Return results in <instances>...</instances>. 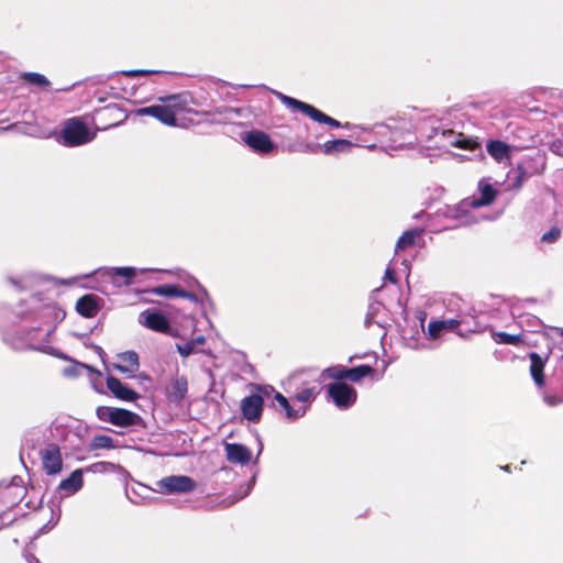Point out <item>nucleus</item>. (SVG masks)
Returning a JSON list of instances; mask_svg holds the SVG:
<instances>
[{
	"instance_id": "obj_26",
	"label": "nucleus",
	"mask_w": 563,
	"mask_h": 563,
	"mask_svg": "<svg viewBox=\"0 0 563 563\" xmlns=\"http://www.w3.org/2000/svg\"><path fill=\"white\" fill-rule=\"evenodd\" d=\"M84 471L82 470H75L69 477L63 479L59 485L58 489L67 492L68 494H75L77 493L84 484L82 479Z\"/></svg>"
},
{
	"instance_id": "obj_15",
	"label": "nucleus",
	"mask_w": 563,
	"mask_h": 563,
	"mask_svg": "<svg viewBox=\"0 0 563 563\" xmlns=\"http://www.w3.org/2000/svg\"><path fill=\"white\" fill-rule=\"evenodd\" d=\"M115 360L117 362L112 363V367L122 374L132 376L139 371V355L133 351L119 353Z\"/></svg>"
},
{
	"instance_id": "obj_63",
	"label": "nucleus",
	"mask_w": 563,
	"mask_h": 563,
	"mask_svg": "<svg viewBox=\"0 0 563 563\" xmlns=\"http://www.w3.org/2000/svg\"><path fill=\"white\" fill-rule=\"evenodd\" d=\"M147 271H148V269L143 268V269H141L140 272H141V273H144V272H147Z\"/></svg>"
},
{
	"instance_id": "obj_58",
	"label": "nucleus",
	"mask_w": 563,
	"mask_h": 563,
	"mask_svg": "<svg viewBox=\"0 0 563 563\" xmlns=\"http://www.w3.org/2000/svg\"><path fill=\"white\" fill-rule=\"evenodd\" d=\"M57 422L58 420H54L52 423H51V431H53L54 428H57Z\"/></svg>"
},
{
	"instance_id": "obj_45",
	"label": "nucleus",
	"mask_w": 563,
	"mask_h": 563,
	"mask_svg": "<svg viewBox=\"0 0 563 563\" xmlns=\"http://www.w3.org/2000/svg\"><path fill=\"white\" fill-rule=\"evenodd\" d=\"M440 322H443L444 331H456V333L459 334L460 325H459L457 316L455 318L440 320Z\"/></svg>"
},
{
	"instance_id": "obj_3",
	"label": "nucleus",
	"mask_w": 563,
	"mask_h": 563,
	"mask_svg": "<svg viewBox=\"0 0 563 563\" xmlns=\"http://www.w3.org/2000/svg\"><path fill=\"white\" fill-rule=\"evenodd\" d=\"M53 325H48L44 331L43 338H40V330L32 329L26 333H11L8 332L3 335L7 344L11 345L14 350H35L44 353L53 354V349L49 346L51 335L54 332Z\"/></svg>"
},
{
	"instance_id": "obj_34",
	"label": "nucleus",
	"mask_w": 563,
	"mask_h": 563,
	"mask_svg": "<svg viewBox=\"0 0 563 563\" xmlns=\"http://www.w3.org/2000/svg\"><path fill=\"white\" fill-rule=\"evenodd\" d=\"M321 379L331 378L335 380L347 379V367L343 365H334L323 369L320 373Z\"/></svg>"
},
{
	"instance_id": "obj_42",
	"label": "nucleus",
	"mask_w": 563,
	"mask_h": 563,
	"mask_svg": "<svg viewBox=\"0 0 563 563\" xmlns=\"http://www.w3.org/2000/svg\"><path fill=\"white\" fill-rule=\"evenodd\" d=\"M560 235L561 230L556 227H553L541 236V241L545 243H553L560 238Z\"/></svg>"
},
{
	"instance_id": "obj_61",
	"label": "nucleus",
	"mask_w": 563,
	"mask_h": 563,
	"mask_svg": "<svg viewBox=\"0 0 563 563\" xmlns=\"http://www.w3.org/2000/svg\"><path fill=\"white\" fill-rule=\"evenodd\" d=\"M402 147V143H399L398 145H395L393 148H401Z\"/></svg>"
},
{
	"instance_id": "obj_49",
	"label": "nucleus",
	"mask_w": 563,
	"mask_h": 563,
	"mask_svg": "<svg viewBox=\"0 0 563 563\" xmlns=\"http://www.w3.org/2000/svg\"><path fill=\"white\" fill-rule=\"evenodd\" d=\"M187 296H189V291L184 290L177 286L176 297L187 298Z\"/></svg>"
},
{
	"instance_id": "obj_55",
	"label": "nucleus",
	"mask_w": 563,
	"mask_h": 563,
	"mask_svg": "<svg viewBox=\"0 0 563 563\" xmlns=\"http://www.w3.org/2000/svg\"><path fill=\"white\" fill-rule=\"evenodd\" d=\"M194 342H195V344L196 343H203L205 342V338L203 336H198Z\"/></svg>"
},
{
	"instance_id": "obj_44",
	"label": "nucleus",
	"mask_w": 563,
	"mask_h": 563,
	"mask_svg": "<svg viewBox=\"0 0 563 563\" xmlns=\"http://www.w3.org/2000/svg\"><path fill=\"white\" fill-rule=\"evenodd\" d=\"M81 368L91 369V367L88 366V365H85V364H81V363H76L74 366L65 368L64 369V375L68 376V377L78 376L80 374L79 371Z\"/></svg>"
},
{
	"instance_id": "obj_36",
	"label": "nucleus",
	"mask_w": 563,
	"mask_h": 563,
	"mask_svg": "<svg viewBox=\"0 0 563 563\" xmlns=\"http://www.w3.org/2000/svg\"><path fill=\"white\" fill-rule=\"evenodd\" d=\"M494 340L498 344L517 345L521 342V335L497 332L494 333Z\"/></svg>"
},
{
	"instance_id": "obj_16",
	"label": "nucleus",
	"mask_w": 563,
	"mask_h": 563,
	"mask_svg": "<svg viewBox=\"0 0 563 563\" xmlns=\"http://www.w3.org/2000/svg\"><path fill=\"white\" fill-rule=\"evenodd\" d=\"M245 143L254 151L261 154H267L275 147L271 137L262 131H251L244 139Z\"/></svg>"
},
{
	"instance_id": "obj_2",
	"label": "nucleus",
	"mask_w": 563,
	"mask_h": 563,
	"mask_svg": "<svg viewBox=\"0 0 563 563\" xmlns=\"http://www.w3.org/2000/svg\"><path fill=\"white\" fill-rule=\"evenodd\" d=\"M478 197L466 198L455 206H446L443 214L460 220L462 224L470 223L467 216L470 209L489 206L497 197V190L484 179L478 183Z\"/></svg>"
},
{
	"instance_id": "obj_10",
	"label": "nucleus",
	"mask_w": 563,
	"mask_h": 563,
	"mask_svg": "<svg viewBox=\"0 0 563 563\" xmlns=\"http://www.w3.org/2000/svg\"><path fill=\"white\" fill-rule=\"evenodd\" d=\"M156 485L164 494H186L197 487L196 482L186 475H169L157 481Z\"/></svg>"
},
{
	"instance_id": "obj_56",
	"label": "nucleus",
	"mask_w": 563,
	"mask_h": 563,
	"mask_svg": "<svg viewBox=\"0 0 563 563\" xmlns=\"http://www.w3.org/2000/svg\"><path fill=\"white\" fill-rule=\"evenodd\" d=\"M93 349H95V350H96V352H97L98 354H100V355H101V353H103L102 349H101L100 346H98V345H93Z\"/></svg>"
},
{
	"instance_id": "obj_62",
	"label": "nucleus",
	"mask_w": 563,
	"mask_h": 563,
	"mask_svg": "<svg viewBox=\"0 0 563 563\" xmlns=\"http://www.w3.org/2000/svg\"><path fill=\"white\" fill-rule=\"evenodd\" d=\"M450 114H454L456 118L459 117L457 112H451Z\"/></svg>"
},
{
	"instance_id": "obj_11",
	"label": "nucleus",
	"mask_w": 563,
	"mask_h": 563,
	"mask_svg": "<svg viewBox=\"0 0 563 563\" xmlns=\"http://www.w3.org/2000/svg\"><path fill=\"white\" fill-rule=\"evenodd\" d=\"M287 387L298 389L317 388V391L322 390V379L320 373L314 368L300 369L292 373L287 382Z\"/></svg>"
},
{
	"instance_id": "obj_17",
	"label": "nucleus",
	"mask_w": 563,
	"mask_h": 563,
	"mask_svg": "<svg viewBox=\"0 0 563 563\" xmlns=\"http://www.w3.org/2000/svg\"><path fill=\"white\" fill-rule=\"evenodd\" d=\"M5 280L15 290L24 291L37 286L43 280V277L33 272H26L16 276L9 275Z\"/></svg>"
},
{
	"instance_id": "obj_5",
	"label": "nucleus",
	"mask_w": 563,
	"mask_h": 563,
	"mask_svg": "<svg viewBox=\"0 0 563 563\" xmlns=\"http://www.w3.org/2000/svg\"><path fill=\"white\" fill-rule=\"evenodd\" d=\"M159 100L163 104H153L150 107L140 108L136 113L137 115H151L157 119L165 125L175 126L176 125V111L175 108L178 106L179 96L170 95L166 97H161Z\"/></svg>"
},
{
	"instance_id": "obj_6",
	"label": "nucleus",
	"mask_w": 563,
	"mask_h": 563,
	"mask_svg": "<svg viewBox=\"0 0 563 563\" xmlns=\"http://www.w3.org/2000/svg\"><path fill=\"white\" fill-rule=\"evenodd\" d=\"M275 95L287 108L294 111L298 110L318 123L328 124L332 128L342 126L338 120L327 115L325 113H323L322 111H320L319 109L314 108L309 103L302 102L278 91H275Z\"/></svg>"
},
{
	"instance_id": "obj_57",
	"label": "nucleus",
	"mask_w": 563,
	"mask_h": 563,
	"mask_svg": "<svg viewBox=\"0 0 563 563\" xmlns=\"http://www.w3.org/2000/svg\"><path fill=\"white\" fill-rule=\"evenodd\" d=\"M547 402L551 406H555L558 404V401L555 400H551L550 398H545Z\"/></svg>"
},
{
	"instance_id": "obj_29",
	"label": "nucleus",
	"mask_w": 563,
	"mask_h": 563,
	"mask_svg": "<svg viewBox=\"0 0 563 563\" xmlns=\"http://www.w3.org/2000/svg\"><path fill=\"white\" fill-rule=\"evenodd\" d=\"M532 176L528 174L527 169L518 163L516 167L511 168V170L508 173V178L510 180V186L512 189H520L523 184L531 178Z\"/></svg>"
},
{
	"instance_id": "obj_4",
	"label": "nucleus",
	"mask_w": 563,
	"mask_h": 563,
	"mask_svg": "<svg viewBox=\"0 0 563 563\" xmlns=\"http://www.w3.org/2000/svg\"><path fill=\"white\" fill-rule=\"evenodd\" d=\"M96 137L80 118H71L65 121L58 142L67 147L87 144Z\"/></svg>"
},
{
	"instance_id": "obj_21",
	"label": "nucleus",
	"mask_w": 563,
	"mask_h": 563,
	"mask_svg": "<svg viewBox=\"0 0 563 563\" xmlns=\"http://www.w3.org/2000/svg\"><path fill=\"white\" fill-rule=\"evenodd\" d=\"M286 390L291 395L292 399L299 402L297 407H303L305 415L307 413L316 398L320 395V393L317 391L316 387L298 390L296 388L286 387Z\"/></svg>"
},
{
	"instance_id": "obj_31",
	"label": "nucleus",
	"mask_w": 563,
	"mask_h": 563,
	"mask_svg": "<svg viewBox=\"0 0 563 563\" xmlns=\"http://www.w3.org/2000/svg\"><path fill=\"white\" fill-rule=\"evenodd\" d=\"M187 390V379L185 377L176 378L172 383L170 399L177 402L181 401L185 398Z\"/></svg>"
},
{
	"instance_id": "obj_1",
	"label": "nucleus",
	"mask_w": 563,
	"mask_h": 563,
	"mask_svg": "<svg viewBox=\"0 0 563 563\" xmlns=\"http://www.w3.org/2000/svg\"><path fill=\"white\" fill-rule=\"evenodd\" d=\"M426 130H430V133H427L428 141L437 147L455 146L471 152L481 148L477 137L464 135L442 124L434 125V121H430Z\"/></svg>"
},
{
	"instance_id": "obj_30",
	"label": "nucleus",
	"mask_w": 563,
	"mask_h": 563,
	"mask_svg": "<svg viewBox=\"0 0 563 563\" xmlns=\"http://www.w3.org/2000/svg\"><path fill=\"white\" fill-rule=\"evenodd\" d=\"M352 146H353V143L351 141L338 139V140L327 141L325 143L322 144L321 147H322L323 153L330 155V154H335V153L347 152L349 150H351Z\"/></svg>"
},
{
	"instance_id": "obj_12",
	"label": "nucleus",
	"mask_w": 563,
	"mask_h": 563,
	"mask_svg": "<svg viewBox=\"0 0 563 563\" xmlns=\"http://www.w3.org/2000/svg\"><path fill=\"white\" fill-rule=\"evenodd\" d=\"M136 274L137 269L134 267H101L96 269L91 275L120 287L122 284L119 283V278H123V284L128 286Z\"/></svg>"
},
{
	"instance_id": "obj_59",
	"label": "nucleus",
	"mask_w": 563,
	"mask_h": 563,
	"mask_svg": "<svg viewBox=\"0 0 563 563\" xmlns=\"http://www.w3.org/2000/svg\"><path fill=\"white\" fill-rule=\"evenodd\" d=\"M98 289H99L100 291H102V292H106V291H107V286H101V287H99Z\"/></svg>"
},
{
	"instance_id": "obj_22",
	"label": "nucleus",
	"mask_w": 563,
	"mask_h": 563,
	"mask_svg": "<svg viewBox=\"0 0 563 563\" xmlns=\"http://www.w3.org/2000/svg\"><path fill=\"white\" fill-rule=\"evenodd\" d=\"M531 176L540 175L545 169L544 154L537 152L533 155H526L519 162Z\"/></svg>"
},
{
	"instance_id": "obj_35",
	"label": "nucleus",
	"mask_w": 563,
	"mask_h": 563,
	"mask_svg": "<svg viewBox=\"0 0 563 563\" xmlns=\"http://www.w3.org/2000/svg\"><path fill=\"white\" fill-rule=\"evenodd\" d=\"M90 448L92 450H99V449H115L117 444L115 441L106 434H99L92 438Z\"/></svg>"
},
{
	"instance_id": "obj_52",
	"label": "nucleus",
	"mask_w": 563,
	"mask_h": 563,
	"mask_svg": "<svg viewBox=\"0 0 563 563\" xmlns=\"http://www.w3.org/2000/svg\"><path fill=\"white\" fill-rule=\"evenodd\" d=\"M554 335L563 338V329H554Z\"/></svg>"
},
{
	"instance_id": "obj_39",
	"label": "nucleus",
	"mask_w": 563,
	"mask_h": 563,
	"mask_svg": "<svg viewBox=\"0 0 563 563\" xmlns=\"http://www.w3.org/2000/svg\"><path fill=\"white\" fill-rule=\"evenodd\" d=\"M380 308H382L380 302H372L369 305L366 317H365V325L366 327H369L373 323L379 324V322L376 320V316H377L378 311L380 310Z\"/></svg>"
},
{
	"instance_id": "obj_33",
	"label": "nucleus",
	"mask_w": 563,
	"mask_h": 563,
	"mask_svg": "<svg viewBox=\"0 0 563 563\" xmlns=\"http://www.w3.org/2000/svg\"><path fill=\"white\" fill-rule=\"evenodd\" d=\"M374 368L371 365H358L352 368H347V379L353 383L361 382L364 377L372 375Z\"/></svg>"
},
{
	"instance_id": "obj_27",
	"label": "nucleus",
	"mask_w": 563,
	"mask_h": 563,
	"mask_svg": "<svg viewBox=\"0 0 563 563\" xmlns=\"http://www.w3.org/2000/svg\"><path fill=\"white\" fill-rule=\"evenodd\" d=\"M422 234L423 229H411L404 232L396 243L395 252L398 253L416 245L417 239L421 238Z\"/></svg>"
},
{
	"instance_id": "obj_19",
	"label": "nucleus",
	"mask_w": 563,
	"mask_h": 563,
	"mask_svg": "<svg viewBox=\"0 0 563 563\" xmlns=\"http://www.w3.org/2000/svg\"><path fill=\"white\" fill-rule=\"evenodd\" d=\"M224 451L230 463L246 465L252 460L251 450L241 443H225Z\"/></svg>"
},
{
	"instance_id": "obj_28",
	"label": "nucleus",
	"mask_w": 563,
	"mask_h": 563,
	"mask_svg": "<svg viewBox=\"0 0 563 563\" xmlns=\"http://www.w3.org/2000/svg\"><path fill=\"white\" fill-rule=\"evenodd\" d=\"M529 357H530L531 376L538 386H542L544 383V376H543L544 362H543L542 357L536 352L530 353Z\"/></svg>"
},
{
	"instance_id": "obj_13",
	"label": "nucleus",
	"mask_w": 563,
	"mask_h": 563,
	"mask_svg": "<svg viewBox=\"0 0 563 563\" xmlns=\"http://www.w3.org/2000/svg\"><path fill=\"white\" fill-rule=\"evenodd\" d=\"M40 456L46 474L56 475L62 471L63 460L59 446L57 444H47L40 451Z\"/></svg>"
},
{
	"instance_id": "obj_14",
	"label": "nucleus",
	"mask_w": 563,
	"mask_h": 563,
	"mask_svg": "<svg viewBox=\"0 0 563 563\" xmlns=\"http://www.w3.org/2000/svg\"><path fill=\"white\" fill-rule=\"evenodd\" d=\"M139 321L144 327L157 332L168 333L170 330L168 319L163 313L150 309L140 314Z\"/></svg>"
},
{
	"instance_id": "obj_25",
	"label": "nucleus",
	"mask_w": 563,
	"mask_h": 563,
	"mask_svg": "<svg viewBox=\"0 0 563 563\" xmlns=\"http://www.w3.org/2000/svg\"><path fill=\"white\" fill-rule=\"evenodd\" d=\"M487 153L498 163L509 158L510 147L503 141L492 140L486 145Z\"/></svg>"
},
{
	"instance_id": "obj_41",
	"label": "nucleus",
	"mask_w": 563,
	"mask_h": 563,
	"mask_svg": "<svg viewBox=\"0 0 563 563\" xmlns=\"http://www.w3.org/2000/svg\"><path fill=\"white\" fill-rule=\"evenodd\" d=\"M443 331V322H440V320L431 321L428 325V336L430 339H438Z\"/></svg>"
},
{
	"instance_id": "obj_54",
	"label": "nucleus",
	"mask_w": 563,
	"mask_h": 563,
	"mask_svg": "<svg viewBox=\"0 0 563 563\" xmlns=\"http://www.w3.org/2000/svg\"><path fill=\"white\" fill-rule=\"evenodd\" d=\"M407 139H408V144H411L413 137H412V134L409 129H408V137Z\"/></svg>"
},
{
	"instance_id": "obj_38",
	"label": "nucleus",
	"mask_w": 563,
	"mask_h": 563,
	"mask_svg": "<svg viewBox=\"0 0 563 563\" xmlns=\"http://www.w3.org/2000/svg\"><path fill=\"white\" fill-rule=\"evenodd\" d=\"M176 290H177L176 285H162V286H157V287H154L153 289H151V292L154 295H157V296L172 298V297H176Z\"/></svg>"
},
{
	"instance_id": "obj_9",
	"label": "nucleus",
	"mask_w": 563,
	"mask_h": 563,
	"mask_svg": "<svg viewBox=\"0 0 563 563\" xmlns=\"http://www.w3.org/2000/svg\"><path fill=\"white\" fill-rule=\"evenodd\" d=\"M327 391L334 405L341 410L351 408L357 398L356 389L343 382L329 384Z\"/></svg>"
},
{
	"instance_id": "obj_50",
	"label": "nucleus",
	"mask_w": 563,
	"mask_h": 563,
	"mask_svg": "<svg viewBox=\"0 0 563 563\" xmlns=\"http://www.w3.org/2000/svg\"><path fill=\"white\" fill-rule=\"evenodd\" d=\"M254 484H255V476H253V477H252V479H251V482L249 483L247 488L245 489V492H244V494H243L242 498H243V497H245V496H247V495L250 494V492H251V489H252V487H253V485H254Z\"/></svg>"
},
{
	"instance_id": "obj_40",
	"label": "nucleus",
	"mask_w": 563,
	"mask_h": 563,
	"mask_svg": "<svg viewBox=\"0 0 563 563\" xmlns=\"http://www.w3.org/2000/svg\"><path fill=\"white\" fill-rule=\"evenodd\" d=\"M360 129L363 131H369L368 128H364V126H361ZM371 130L375 131V133L377 135H382V136H386V135L390 134L393 141L397 142V137H396L397 132L390 131L389 126H387L385 124H376L373 128H371Z\"/></svg>"
},
{
	"instance_id": "obj_48",
	"label": "nucleus",
	"mask_w": 563,
	"mask_h": 563,
	"mask_svg": "<svg viewBox=\"0 0 563 563\" xmlns=\"http://www.w3.org/2000/svg\"><path fill=\"white\" fill-rule=\"evenodd\" d=\"M385 279L389 280L390 283H396L395 273L393 269H390V268L386 269Z\"/></svg>"
},
{
	"instance_id": "obj_51",
	"label": "nucleus",
	"mask_w": 563,
	"mask_h": 563,
	"mask_svg": "<svg viewBox=\"0 0 563 563\" xmlns=\"http://www.w3.org/2000/svg\"><path fill=\"white\" fill-rule=\"evenodd\" d=\"M186 299H189L190 301H194V302H197L198 301V297L197 295L192 294V292H189V296H187Z\"/></svg>"
},
{
	"instance_id": "obj_7",
	"label": "nucleus",
	"mask_w": 563,
	"mask_h": 563,
	"mask_svg": "<svg viewBox=\"0 0 563 563\" xmlns=\"http://www.w3.org/2000/svg\"><path fill=\"white\" fill-rule=\"evenodd\" d=\"M96 416L100 421L121 428L136 426L141 421V417L133 411L109 406H99Z\"/></svg>"
},
{
	"instance_id": "obj_53",
	"label": "nucleus",
	"mask_w": 563,
	"mask_h": 563,
	"mask_svg": "<svg viewBox=\"0 0 563 563\" xmlns=\"http://www.w3.org/2000/svg\"><path fill=\"white\" fill-rule=\"evenodd\" d=\"M29 563H41V562H40V561H38V559H36L35 556H31V558L29 559Z\"/></svg>"
},
{
	"instance_id": "obj_60",
	"label": "nucleus",
	"mask_w": 563,
	"mask_h": 563,
	"mask_svg": "<svg viewBox=\"0 0 563 563\" xmlns=\"http://www.w3.org/2000/svg\"><path fill=\"white\" fill-rule=\"evenodd\" d=\"M73 87H74V85H71V86H69V87H67V88H63V89H60V90H62V91H69Z\"/></svg>"
},
{
	"instance_id": "obj_8",
	"label": "nucleus",
	"mask_w": 563,
	"mask_h": 563,
	"mask_svg": "<svg viewBox=\"0 0 563 563\" xmlns=\"http://www.w3.org/2000/svg\"><path fill=\"white\" fill-rule=\"evenodd\" d=\"M257 389V394H252L241 401V411L243 417L251 422H257L263 412L264 398L269 397L274 388L272 386H254Z\"/></svg>"
},
{
	"instance_id": "obj_24",
	"label": "nucleus",
	"mask_w": 563,
	"mask_h": 563,
	"mask_svg": "<svg viewBox=\"0 0 563 563\" xmlns=\"http://www.w3.org/2000/svg\"><path fill=\"white\" fill-rule=\"evenodd\" d=\"M274 399L278 402V405L285 410L286 418L290 421H295L305 416L303 407L291 406L288 399L282 395L280 393L273 391Z\"/></svg>"
},
{
	"instance_id": "obj_43",
	"label": "nucleus",
	"mask_w": 563,
	"mask_h": 563,
	"mask_svg": "<svg viewBox=\"0 0 563 563\" xmlns=\"http://www.w3.org/2000/svg\"><path fill=\"white\" fill-rule=\"evenodd\" d=\"M177 351L183 357H187L195 351V342L189 341L183 344H177Z\"/></svg>"
},
{
	"instance_id": "obj_20",
	"label": "nucleus",
	"mask_w": 563,
	"mask_h": 563,
	"mask_svg": "<svg viewBox=\"0 0 563 563\" xmlns=\"http://www.w3.org/2000/svg\"><path fill=\"white\" fill-rule=\"evenodd\" d=\"M99 310V298L96 295H85L76 302V311L85 318L95 317Z\"/></svg>"
},
{
	"instance_id": "obj_37",
	"label": "nucleus",
	"mask_w": 563,
	"mask_h": 563,
	"mask_svg": "<svg viewBox=\"0 0 563 563\" xmlns=\"http://www.w3.org/2000/svg\"><path fill=\"white\" fill-rule=\"evenodd\" d=\"M22 78L34 86H48L49 80L42 74L38 73H24Z\"/></svg>"
},
{
	"instance_id": "obj_64",
	"label": "nucleus",
	"mask_w": 563,
	"mask_h": 563,
	"mask_svg": "<svg viewBox=\"0 0 563 563\" xmlns=\"http://www.w3.org/2000/svg\"><path fill=\"white\" fill-rule=\"evenodd\" d=\"M504 470H505V471H508V470H509V465H506V466L504 467Z\"/></svg>"
},
{
	"instance_id": "obj_32",
	"label": "nucleus",
	"mask_w": 563,
	"mask_h": 563,
	"mask_svg": "<svg viewBox=\"0 0 563 563\" xmlns=\"http://www.w3.org/2000/svg\"><path fill=\"white\" fill-rule=\"evenodd\" d=\"M148 490L150 489L147 486L137 484L136 487L132 486L130 488H126L125 495L131 503L135 505H141L145 503L147 498L146 496L143 495V493H147Z\"/></svg>"
},
{
	"instance_id": "obj_18",
	"label": "nucleus",
	"mask_w": 563,
	"mask_h": 563,
	"mask_svg": "<svg viewBox=\"0 0 563 563\" xmlns=\"http://www.w3.org/2000/svg\"><path fill=\"white\" fill-rule=\"evenodd\" d=\"M106 383L110 393L120 400L135 401L140 397V395L135 390L129 388L114 376H108Z\"/></svg>"
},
{
	"instance_id": "obj_47",
	"label": "nucleus",
	"mask_w": 563,
	"mask_h": 563,
	"mask_svg": "<svg viewBox=\"0 0 563 563\" xmlns=\"http://www.w3.org/2000/svg\"><path fill=\"white\" fill-rule=\"evenodd\" d=\"M158 73L159 71H157V70L134 69V70L126 71L125 75L129 77H135V76H145V75L158 74Z\"/></svg>"
},
{
	"instance_id": "obj_23",
	"label": "nucleus",
	"mask_w": 563,
	"mask_h": 563,
	"mask_svg": "<svg viewBox=\"0 0 563 563\" xmlns=\"http://www.w3.org/2000/svg\"><path fill=\"white\" fill-rule=\"evenodd\" d=\"M459 320V335L464 336L465 333H474L481 330V324L476 317L471 312H460Z\"/></svg>"
},
{
	"instance_id": "obj_46",
	"label": "nucleus",
	"mask_w": 563,
	"mask_h": 563,
	"mask_svg": "<svg viewBox=\"0 0 563 563\" xmlns=\"http://www.w3.org/2000/svg\"><path fill=\"white\" fill-rule=\"evenodd\" d=\"M43 313L45 317L54 316L55 320L60 321L65 317V312L56 309L55 307L47 306L44 308Z\"/></svg>"
}]
</instances>
